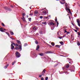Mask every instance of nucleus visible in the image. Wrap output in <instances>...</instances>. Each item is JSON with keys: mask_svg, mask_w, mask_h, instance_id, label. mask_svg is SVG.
<instances>
[{"mask_svg": "<svg viewBox=\"0 0 80 80\" xmlns=\"http://www.w3.org/2000/svg\"><path fill=\"white\" fill-rule=\"evenodd\" d=\"M29 8H30V9L32 10V8L31 7H30Z\"/></svg>", "mask_w": 80, "mask_h": 80, "instance_id": "obj_60", "label": "nucleus"}, {"mask_svg": "<svg viewBox=\"0 0 80 80\" xmlns=\"http://www.w3.org/2000/svg\"><path fill=\"white\" fill-rule=\"evenodd\" d=\"M51 45H52V46H54L55 45V43H54L53 42H52L51 43Z\"/></svg>", "mask_w": 80, "mask_h": 80, "instance_id": "obj_23", "label": "nucleus"}, {"mask_svg": "<svg viewBox=\"0 0 80 80\" xmlns=\"http://www.w3.org/2000/svg\"><path fill=\"white\" fill-rule=\"evenodd\" d=\"M40 18H43V16H40Z\"/></svg>", "mask_w": 80, "mask_h": 80, "instance_id": "obj_43", "label": "nucleus"}, {"mask_svg": "<svg viewBox=\"0 0 80 80\" xmlns=\"http://www.w3.org/2000/svg\"><path fill=\"white\" fill-rule=\"evenodd\" d=\"M11 47H13V44H12L11 45Z\"/></svg>", "mask_w": 80, "mask_h": 80, "instance_id": "obj_57", "label": "nucleus"}, {"mask_svg": "<svg viewBox=\"0 0 80 80\" xmlns=\"http://www.w3.org/2000/svg\"><path fill=\"white\" fill-rule=\"evenodd\" d=\"M15 62H16V61H14V63H15Z\"/></svg>", "mask_w": 80, "mask_h": 80, "instance_id": "obj_58", "label": "nucleus"}, {"mask_svg": "<svg viewBox=\"0 0 80 80\" xmlns=\"http://www.w3.org/2000/svg\"><path fill=\"white\" fill-rule=\"evenodd\" d=\"M3 28H0V31H1V32H5V31H4L3 30Z\"/></svg>", "mask_w": 80, "mask_h": 80, "instance_id": "obj_11", "label": "nucleus"}, {"mask_svg": "<svg viewBox=\"0 0 80 80\" xmlns=\"http://www.w3.org/2000/svg\"><path fill=\"white\" fill-rule=\"evenodd\" d=\"M41 80H44V78H41Z\"/></svg>", "mask_w": 80, "mask_h": 80, "instance_id": "obj_36", "label": "nucleus"}, {"mask_svg": "<svg viewBox=\"0 0 80 80\" xmlns=\"http://www.w3.org/2000/svg\"><path fill=\"white\" fill-rule=\"evenodd\" d=\"M16 42H17L18 44V45H20V44H21V42L20 41H19L18 40H17Z\"/></svg>", "mask_w": 80, "mask_h": 80, "instance_id": "obj_10", "label": "nucleus"}, {"mask_svg": "<svg viewBox=\"0 0 80 80\" xmlns=\"http://www.w3.org/2000/svg\"><path fill=\"white\" fill-rule=\"evenodd\" d=\"M60 46V45H56V46H55V47H58V48H60V46Z\"/></svg>", "mask_w": 80, "mask_h": 80, "instance_id": "obj_30", "label": "nucleus"}, {"mask_svg": "<svg viewBox=\"0 0 80 80\" xmlns=\"http://www.w3.org/2000/svg\"><path fill=\"white\" fill-rule=\"evenodd\" d=\"M77 22L78 23H80V21H79V20L78 19H77Z\"/></svg>", "mask_w": 80, "mask_h": 80, "instance_id": "obj_22", "label": "nucleus"}, {"mask_svg": "<svg viewBox=\"0 0 80 80\" xmlns=\"http://www.w3.org/2000/svg\"><path fill=\"white\" fill-rule=\"evenodd\" d=\"M78 26H79V27H80V23H78Z\"/></svg>", "mask_w": 80, "mask_h": 80, "instance_id": "obj_49", "label": "nucleus"}, {"mask_svg": "<svg viewBox=\"0 0 80 80\" xmlns=\"http://www.w3.org/2000/svg\"><path fill=\"white\" fill-rule=\"evenodd\" d=\"M12 44H13V45H14V46H15V44L14 43H13Z\"/></svg>", "mask_w": 80, "mask_h": 80, "instance_id": "obj_54", "label": "nucleus"}, {"mask_svg": "<svg viewBox=\"0 0 80 80\" xmlns=\"http://www.w3.org/2000/svg\"><path fill=\"white\" fill-rule=\"evenodd\" d=\"M70 34V32H67V34Z\"/></svg>", "mask_w": 80, "mask_h": 80, "instance_id": "obj_51", "label": "nucleus"}, {"mask_svg": "<svg viewBox=\"0 0 80 80\" xmlns=\"http://www.w3.org/2000/svg\"><path fill=\"white\" fill-rule=\"evenodd\" d=\"M78 35L79 36H80V32H78Z\"/></svg>", "mask_w": 80, "mask_h": 80, "instance_id": "obj_37", "label": "nucleus"}, {"mask_svg": "<svg viewBox=\"0 0 80 80\" xmlns=\"http://www.w3.org/2000/svg\"><path fill=\"white\" fill-rule=\"evenodd\" d=\"M27 18H28V15H27Z\"/></svg>", "mask_w": 80, "mask_h": 80, "instance_id": "obj_63", "label": "nucleus"}, {"mask_svg": "<svg viewBox=\"0 0 80 80\" xmlns=\"http://www.w3.org/2000/svg\"><path fill=\"white\" fill-rule=\"evenodd\" d=\"M59 33H60V32H58V35L59 36V35H60V34H59Z\"/></svg>", "mask_w": 80, "mask_h": 80, "instance_id": "obj_48", "label": "nucleus"}, {"mask_svg": "<svg viewBox=\"0 0 80 80\" xmlns=\"http://www.w3.org/2000/svg\"><path fill=\"white\" fill-rule=\"evenodd\" d=\"M78 46L80 45V42H78Z\"/></svg>", "mask_w": 80, "mask_h": 80, "instance_id": "obj_39", "label": "nucleus"}, {"mask_svg": "<svg viewBox=\"0 0 80 80\" xmlns=\"http://www.w3.org/2000/svg\"><path fill=\"white\" fill-rule=\"evenodd\" d=\"M49 47L50 48H51V47H52V46H50V47Z\"/></svg>", "mask_w": 80, "mask_h": 80, "instance_id": "obj_55", "label": "nucleus"}, {"mask_svg": "<svg viewBox=\"0 0 80 80\" xmlns=\"http://www.w3.org/2000/svg\"><path fill=\"white\" fill-rule=\"evenodd\" d=\"M38 13V11H37V10L35 11L34 14H37Z\"/></svg>", "mask_w": 80, "mask_h": 80, "instance_id": "obj_16", "label": "nucleus"}, {"mask_svg": "<svg viewBox=\"0 0 80 80\" xmlns=\"http://www.w3.org/2000/svg\"><path fill=\"white\" fill-rule=\"evenodd\" d=\"M9 66V64H8L7 65H5L4 67V68H5V69H6V68H7Z\"/></svg>", "mask_w": 80, "mask_h": 80, "instance_id": "obj_9", "label": "nucleus"}, {"mask_svg": "<svg viewBox=\"0 0 80 80\" xmlns=\"http://www.w3.org/2000/svg\"><path fill=\"white\" fill-rule=\"evenodd\" d=\"M58 24H59V23H58V22H57V27H58Z\"/></svg>", "mask_w": 80, "mask_h": 80, "instance_id": "obj_32", "label": "nucleus"}, {"mask_svg": "<svg viewBox=\"0 0 80 80\" xmlns=\"http://www.w3.org/2000/svg\"><path fill=\"white\" fill-rule=\"evenodd\" d=\"M42 77V74H41L39 76V77Z\"/></svg>", "mask_w": 80, "mask_h": 80, "instance_id": "obj_38", "label": "nucleus"}, {"mask_svg": "<svg viewBox=\"0 0 80 80\" xmlns=\"http://www.w3.org/2000/svg\"><path fill=\"white\" fill-rule=\"evenodd\" d=\"M30 14H29V15H31V16H32L33 15V13H31V12H30Z\"/></svg>", "mask_w": 80, "mask_h": 80, "instance_id": "obj_26", "label": "nucleus"}, {"mask_svg": "<svg viewBox=\"0 0 80 80\" xmlns=\"http://www.w3.org/2000/svg\"><path fill=\"white\" fill-rule=\"evenodd\" d=\"M4 8H5L6 10H8V11H10L11 10V9L8 7H4Z\"/></svg>", "mask_w": 80, "mask_h": 80, "instance_id": "obj_4", "label": "nucleus"}, {"mask_svg": "<svg viewBox=\"0 0 80 80\" xmlns=\"http://www.w3.org/2000/svg\"><path fill=\"white\" fill-rule=\"evenodd\" d=\"M74 31H75V32H77V30H75V29H73Z\"/></svg>", "mask_w": 80, "mask_h": 80, "instance_id": "obj_35", "label": "nucleus"}, {"mask_svg": "<svg viewBox=\"0 0 80 80\" xmlns=\"http://www.w3.org/2000/svg\"><path fill=\"white\" fill-rule=\"evenodd\" d=\"M16 46H17V47H18V45L17 43L16 44Z\"/></svg>", "mask_w": 80, "mask_h": 80, "instance_id": "obj_50", "label": "nucleus"}, {"mask_svg": "<svg viewBox=\"0 0 80 80\" xmlns=\"http://www.w3.org/2000/svg\"><path fill=\"white\" fill-rule=\"evenodd\" d=\"M35 43H36V44H38V42H37V41H35Z\"/></svg>", "mask_w": 80, "mask_h": 80, "instance_id": "obj_29", "label": "nucleus"}, {"mask_svg": "<svg viewBox=\"0 0 80 80\" xmlns=\"http://www.w3.org/2000/svg\"><path fill=\"white\" fill-rule=\"evenodd\" d=\"M28 45V44L27 43H25L24 44V46L26 47V46H27Z\"/></svg>", "mask_w": 80, "mask_h": 80, "instance_id": "obj_24", "label": "nucleus"}, {"mask_svg": "<svg viewBox=\"0 0 80 80\" xmlns=\"http://www.w3.org/2000/svg\"><path fill=\"white\" fill-rule=\"evenodd\" d=\"M36 28H37V27L34 26L32 28V29L33 30H37V29Z\"/></svg>", "mask_w": 80, "mask_h": 80, "instance_id": "obj_12", "label": "nucleus"}, {"mask_svg": "<svg viewBox=\"0 0 80 80\" xmlns=\"http://www.w3.org/2000/svg\"><path fill=\"white\" fill-rule=\"evenodd\" d=\"M60 3H61V4H62V5H63V4H64V3H63V2H60Z\"/></svg>", "mask_w": 80, "mask_h": 80, "instance_id": "obj_41", "label": "nucleus"}, {"mask_svg": "<svg viewBox=\"0 0 80 80\" xmlns=\"http://www.w3.org/2000/svg\"><path fill=\"white\" fill-rule=\"evenodd\" d=\"M59 38L60 39H62V38L60 37H59Z\"/></svg>", "mask_w": 80, "mask_h": 80, "instance_id": "obj_59", "label": "nucleus"}, {"mask_svg": "<svg viewBox=\"0 0 80 80\" xmlns=\"http://www.w3.org/2000/svg\"><path fill=\"white\" fill-rule=\"evenodd\" d=\"M2 26H5V24H4V23H3V22H2Z\"/></svg>", "mask_w": 80, "mask_h": 80, "instance_id": "obj_31", "label": "nucleus"}, {"mask_svg": "<svg viewBox=\"0 0 80 80\" xmlns=\"http://www.w3.org/2000/svg\"><path fill=\"white\" fill-rule=\"evenodd\" d=\"M10 33L11 35H14V33H13V32L11 31H10Z\"/></svg>", "mask_w": 80, "mask_h": 80, "instance_id": "obj_14", "label": "nucleus"}, {"mask_svg": "<svg viewBox=\"0 0 80 80\" xmlns=\"http://www.w3.org/2000/svg\"><path fill=\"white\" fill-rule=\"evenodd\" d=\"M57 65H58V64H56V65H55L54 66V67H57Z\"/></svg>", "mask_w": 80, "mask_h": 80, "instance_id": "obj_52", "label": "nucleus"}, {"mask_svg": "<svg viewBox=\"0 0 80 80\" xmlns=\"http://www.w3.org/2000/svg\"><path fill=\"white\" fill-rule=\"evenodd\" d=\"M59 43H60V44L62 45H63V42L62 41L59 42Z\"/></svg>", "mask_w": 80, "mask_h": 80, "instance_id": "obj_19", "label": "nucleus"}, {"mask_svg": "<svg viewBox=\"0 0 80 80\" xmlns=\"http://www.w3.org/2000/svg\"><path fill=\"white\" fill-rule=\"evenodd\" d=\"M39 48H40V46H39V45H38L37 46L36 50H38V49H39Z\"/></svg>", "mask_w": 80, "mask_h": 80, "instance_id": "obj_13", "label": "nucleus"}, {"mask_svg": "<svg viewBox=\"0 0 80 80\" xmlns=\"http://www.w3.org/2000/svg\"><path fill=\"white\" fill-rule=\"evenodd\" d=\"M39 55H40V56H43V53H40Z\"/></svg>", "mask_w": 80, "mask_h": 80, "instance_id": "obj_21", "label": "nucleus"}, {"mask_svg": "<svg viewBox=\"0 0 80 80\" xmlns=\"http://www.w3.org/2000/svg\"><path fill=\"white\" fill-rule=\"evenodd\" d=\"M14 64H15V63H14V62H12V65H14Z\"/></svg>", "mask_w": 80, "mask_h": 80, "instance_id": "obj_46", "label": "nucleus"}, {"mask_svg": "<svg viewBox=\"0 0 80 80\" xmlns=\"http://www.w3.org/2000/svg\"><path fill=\"white\" fill-rule=\"evenodd\" d=\"M48 77H46L45 78V80H48Z\"/></svg>", "mask_w": 80, "mask_h": 80, "instance_id": "obj_34", "label": "nucleus"}, {"mask_svg": "<svg viewBox=\"0 0 80 80\" xmlns=\"http://www.w3.org/2000/svg\"><path fill=\"white\" fill-rule=\"evenodd\" d=\"M48 23L51 25H55V23H53V22L49 21L48 22Z\"/></svg>", "mask_w": 80, "mask_h": 80, "instance_id": "obj_5", "label": "nucleus"}, {"mask_svg": "<svg viewBox=\"0 0 80 80\" xmlns=\"http://www.w3.org/2000/svg\"><path fill=\"white\" fill-rule=\"evenodd\" d=\"M39 22H41V23H42V24H43L44 25H47V22H44L43 21V20H42L41 21Z\"/></svg>", "mask_w": 80, "mask_h": 80, "instance_id": "obj_7", "label": "nucleus"}, {"mask_svg": "<svg viewBox=\"0 0 80 80\" xmlns=\"http://www.w3.org/2000/svg\"><path fill=\"white\" fill-rule=\"evenodd\" d=\"M64 30H66L67 29L66 28H64Z\"/></svg>", "mask_w": 80, "mask_h": 80, "instance_id": "obj_61", "label": "nucleus"}, {"mask_svg": "<svg viewBox=\"0 0 80 80\" xmlns=\"http://www.w3.org/2000/svg\"><path fill=\"white\" fill-rule=\"evenodd\" d=\"M39 33H40V34H42V31H39Z\"/></svg>", "mask_w": 80, "mask_h": 80, "instance_id": "obj_27", "label": "nucleus"}, {"mask_svg": "<svg viewBox=\"0 0 80 80\" xmlns=\"http://www.w3.org/2000/svg\"><path fill=\"white\" fill-rule=\"evenodd\" d=\"M21 19L22 20V21H23V22H26V20H25V17H23V18H21Z\"/></svg>", "mask_w": 80, "mask_h": 80, "instance_id": "obj_8", "label": "nucleus"}, {"mask_svg": "<svg viewBox=\"0 0 80 80\" xmlns=\"http://www.w3.org/2000/svg\"><path fill=\"white\" fill-rule=\"evenodd\" d=\"M28 19L29 22H30L32 20V18H28Z\"/></svg>", "mask_w": 80, "mask_h": 80, "instance_id": "obj_28", "label": "nucleus"}, {"mask_svg": "<svg viewBox=\"0 0 80 80\" xmlns=\"http://www.w3.org/2000/svg\"><path fill=\"white\" fill-rule=\"evenodd\" d=\"M45 18H47V17H45Z\"/></svg>", "mask_w": 80, "mask_h": 80, "instance_id": "obj_62", "label": "nucleus"}, {"mask_svg": "<svg viewBox=\"0 0 80 80\" xmlns=\"http://www.w3.org/2000/svg\"><path fill=\"white\" fill-rule=\"evenodd\" d=\"M47 53H50V52L49 51L47 52Z\"/></svg>", "mask_w": 80, "mask_h": 80, "instance_id": "obj_42", "label": "nucleus"}, {"mask_svg": "<svg viewBox=\"0 0 80 80\" xmlns=\"http://www.w3.org/2000/svg\"><path fill=\"white\" fill-rule=\"evenodd\" d=\"M75 28H76V30H78V28L77 27H76Z\"/></svg>", "mask_w": 80, "mask_h": 80, "instance_id": "obj_47", "label": "nucleus"}, {"mask_svg": "<svg viewBox=\"0 0 80 80\" xmlns=\"http://www.w3.org/2000/svg\"><path fill=\"white\" fill-rule=\"evenodd\" d=\"M67 3H66V5H65L66 10L67 12H68V11H69V13H71V11H70V9L69 8H68V7H67Z\"/></svg>", "mask_w": 80, "mask_h": 80, "instance_id": "obj_1", "label": "nucleus"}, {"mask_svg": "<svg viewBox=\"0 0 80 80\" xmlns=\"http://www.w3.org/2000/svg\"><path fill=\"white\" fill-rule=\"evenodd\" d=\"M19 47H16L15 48V49H16L17 50H22V46L21 45H19L18 46Z\"/></svg>", "mask_w": 80, "mask_h": 80, "instance_id": "obj_3", "label": "nucleus"}, {"mask_svg": "<svg viewBox=\"0 0 80 80\" xmlns=\"http://www.w3.org/2000/svg\"><path fill=\"white\" fill-rule=\"evenodd\" d=\"M69 67V64H67L66 66V68H68Z\"/></svg>", "mask_w": 80, "mask_h": 80, "instance_id": "obj_18", "label": "nucleus"}, {"mask_svg": "<svg viewBox=\"0 0 80 80\" xmlns=\"http://www.w3.org/2000/svg\"><path fill=\"white\" fill-rule=\"evenodd\" d=\"M16 56L17 58H19V57L21 56V55H20V54L18 52H16Z\"/></svg>", "mask_w": 80, "mask_h": 80, "instance_id": "obj_2", "label": "nucleus"}, {"mask_svg": "<svg viewBox=\"0 0 80 80\" xmlns=\"http://www.w3.org/2000/svg\"><path fill=\"white\" fill-rule=\"evenodd\" d=\"M45 70V69L43 70L42 73H41V74H42V76H44L45 74V72H46V70Z\"/></svg>", "mask_w": 80, "mask_h": 80, "instance_id": "obj_6", "label": "nucleus"}, {"mask_svg": "<svg viewBox=\"0 0 80 80\" xmlns=\"http://www.w3.org/2000/svg\"><path fill=\"white\" fill-rule=\"evenodd\" d=\"M43 13H44V14H47V11H44L42 12Z\"/></svg>", "mask_w": 80, "mask_h": 80, "instance_id": "obj_15", "label": "nucleus"}, {"mask_svg": "<svg viewBox=\"0 0 80 80\" xmlns=\"http://www.w3.org/2000/svg\"><path fill=\"white\" fill-rule=\"evenodd\" d=\"M49 53H53V52L52 51H49Z\"/></svg>", "mask_w": 80, "mask_h": 80, "instance_id": "obj_33", "label": "nucleus"}, {"mask_svg": "<svg viewBox=\"0 0 80 80\" xmlns=\"http://www.w3.org/2000/svg\"><path fill=\"white\" fill-rule=\"evenodd\" d=\"M15 48V47H14V46H12V47L11 48L12 50H13V48Z\"/></svg>", "mask_w": 80, "mask_h": 80, "instance_id": "obj_25", "label": "nucleus"}, {"mask_svg": "<svg viewBox=\"0 0 80 80\" xmlns=\"http://www.w3.org/2000/svg\"><path fill=\"white\" fill-rule=\"evenodd\" d=\"M22 17H24V16H25V13H22Z\"/></svg>", "mask_w": 80, "mask_h": 80, "instance_id": "obj_17", "label": "nucleus"}, {"mask_svg": "<svg viewBox=\"0 0 80 80\" xmlns=\"http://www.w3.org/2000/svg\"><path fill=\"white\" fill-rule=\"evenodd\" d=\"M72 25H73V26L74 27H75V25H74V24H73V22H72Z\"/></svg>", "mask_w": 80, "mask_h": 80, "instance_id": "obj_44", "label": "nucleus"}, {"mask_svg": "<svg viewBox=\"0 0 80 80\" xmlns=\"http://www.w3.org/2000/svg\"><path fill=\"white\" fill-rule=\"evenodd\" d=\"M11 43H12V44H13V42H11Z\"/></svg>", "mask_w": 80, "mask_h": 80, "instance_id": "obj_64", "label": "nucleus"}, {"mask_svg": "<svg viewBox=\"0 0 80 80\" xmlns=\"http://www.w3.org/2000/svg\"><path fill=\"white\" fill-rule=\"evenodd\" d=\"M5 32L6 33V34H7V35H8V37H10V34H9V33H8V32Z\"/></svg>", "mask_w": 80, "mask_h": 80, "instance_id": "obj_20", "label": "nucleus"}, {"mask_svg": "<svg viewBox=\"0 0 80 80\" xmlns=\"http://www.w3.org/2000/svg\"><path fill=\"white\" fill-rule=\"evenodd\" d=\"M71 72H74V70H73V69H71Z\"/></svg>", "mask_w": 80, "mask_h": 80, "instance_id": "obj_45", "label": "nucleus"}, {"mask_svg": "<svg viewBox=\"0 0 80 80\" xmlns=\"http://www.w3.org/2000/svg\"><path fill=\"white\" fill-rule=\"evenodd\" d=\"M65 32H64V33H66V32H67V31L66 30H65Z\"/></svg>", "mask_w": 80, "mask_h": 80, "instance_id": "obj_56", "label": "nucleus"}, {"mask_svg": "<svg viewBox=\"0 0 80 80\" xmlns=\"http://www.w3.org/2000/svg\"><path fill=\"white\" fill-rule=\"evenodd\" d=\"M55 22H57V19H55Z\"/></svg>", "mask_w": 80, "mask_h": 80, "instance_id": "obj_40", "label": "nucleus"}, {"mask_svg": "<svg viewBox=\"0 0 80 80\" xmlns=\"http://www.w3.org/2000/svg\"><path fill=\"white\" fill-rule=\"evenodd\" d=\"M11 39H12V40H15V39L13 38H12V37H11Z\"/></svg>", "mask_w": 80, "mask_h": 80, "instance_id": "obj_53", "label": "nucleus"}]
</instances>
